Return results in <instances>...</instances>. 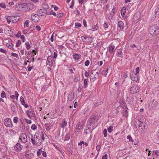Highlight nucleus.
<instances>
[{
    "instance_id": "6e6d98bb",
    "label": "nucleus",
    "mask_w": 159,
    "mask_h": 159,
    "mask_svg": "<svg viewBox=\"0 0 159 159\" xmlns=\"http://www.w3.org/2000/svg\"><path fill=\"white\" fill-rule=\"evenodd\" d=\"M50 14L51 15H53L54 16H56V13L54 12L52 10H51L50 12Z\"/></svg>"
},
{
    "instance_id": "a18cd8bd",
    "label": "nucleus",
    "mask_w": 159,
    "mask_h": 159,
    "mask_svg": "<svg viewBox=\"0 0 159 159\" xmlns=\"http://www.w3.org/2000/svg\"><path fill=\"white\" fill-rule=\"evenodd\" d=\"M103 133L104 135V136L105 137H106L107 136V130L106 129H105L103 130Z\"/></svg>"
},
{
    "instance_id": "6e6552de",
    "label": "nucleus",
    "mask_w": 159,
    "mask_h": 159,
    "mask_svg": "<svg viewBox=\"0 0 159 159\" xmlns=\"http://www.w3.org/2000/svg\"><path fill=\"white\" fill-rule=\"evenodd\" d=\"M23 146L20 143H17L14 147V150L15 151L20 152L22 149Z\"/></svg>"
},
{
    "instance_id": "f3484780",
    "label": "nucleus",
    "mask_w": 159,
    "mask_h": 159,
    "mask_svg": "<svg viewBox=\"0 0 159 159\" xmlns=\"http://www.w3.org/2000/svg\"><path fill=\"white\" fill-rule=\"evenodd\" d=\"M87 128H88V129H85L84 132V133L86 134L89 133L90 132H91V131L93 130L92 129V127L88 126V125H87Z\"/></svg>"
},
{
    "instance_id": "f704fd0d",
    "label": "nucleus",
    "mask_w": 159,
    "mask_h": 159,
    "mask_svg": "<svg viewBox=\"0 0 159 159\" xmlns=\"http://www.w3.org/2000/svg\"><path fill=\"white\" fill-rule=\"evenodd\" d=\"M31 142H32V144L33 145H35L36 143L35 140H34V139L33 136H32L31 138Z\"/></svg>"
},
{
    "instance_id": "bf43d9fd",
    "label": "nucleus",
    "mask_w": 159,
    "mask_h": 159,
    "mask_svg": "<svg viewBox=\"0 0 159 159\" xmlns=\"http://www.w3.org/2000/svg\"><path fill=\"white\" fill-rule=\"evenodd\" d=\"M42 134L41 135V138H42L43 141H42V142H43V141H44L45 138H44V134L42 132Z\"/></svg>"
},
{
    "instance_id": "c03bdc74",
    "label": "nucleus",
    "mask_w": 159,
    "mask_h": 159,
    "mask_svg": "<svg viewBox=\"0 0 159 159\" xmlns=\"http://www.w3.org/2000/svg\"><path fill=\"white\" fill-rule=\"evenodd\" d=\"M155 154L157 156H158L159 155V150H157L153 151V154Z\"/></svg>"
},
{
    "instance_id": "2f4dec72",
    "label": "nucleus",
    "mask_w": 159,
    "mask_h": 159,
    "mask_svg": "<svg viewBox=\"0 0 159 159\" xmlns=\"http://www.w3.org/2000/svg\"><path fill=\"white\" fill-rule=\"evenodd\" d=\"M1 97L2 98H6V95L5 94V93L4 91H2L1 94Z\"/></svg>"
},
{
    "instance_id": "f257e3e1",
    "label": "nucleus",
    "mask_w": 159,
    "mask_h": 159,
    "mask_svg": "<svg viewBox=\"0 0 159 159\" xmlns=\"http://www.w3.org/2000/svg\"><path fill=\"white\" fill-rule=\"evenodd\" d=\"M139 124H137L136 125V127L139 128L141 127H143L144 129H145L146 123L145 120L144 116H140V118L139 119Z\"/></svg>"
},
{
    "instance_id": "9d476101",
    "label": "nucleus",
    "mask_w": 159,
    "mask_h": 159,
    "mask_svg": "<svg viewBox=\"0 0 159 159\" xmlns=\"http://www.w3.org/2000/svg\"><path fill=\"white\" fill-rule=\"evenodd\" d=\"M21 141L23 143H25L27 141V139L26 135L25 134H22L21 137L20 138Z\"/></svg>"
},
{
    "instance_id": "0e129e2a",
    "label": "nucleus",
    "mask_w": 159,
    "mask_h": 159,
    "mask_svg": "<svg viewBox=\"0 0 159 159\" xmlns=\"http://www.w3.org/2000/svg\"><path fill=\"white\" fill-rule=\"evenodd\" d=\"M40 150H41L40 149H39V151H38L37 152V154L38 157H39L41 155V152H40L39 151Z\"/></svg>"
},
{
    "instance_id": "bb28decb",
    "label": "nucleus",
    "mask_w": 159,
    "mask_h": 159,
    "mask_svg": "<svg viewBox=\"0 0 159 159\" xmlns=\"http://www.w3.org/2000/svg\"><path fill=\"white\" fill-rule=\"evenodd\" d=\"M70 137V133H68L66 134V137L65 139V141H67L68 140Z\"/></svg>"
},
{
    "instance_id": "864d4df0",
    "label": "nucleus",
    "mask_w": 159,
    "mask_h": 159,
    "mask_svg": "<svg viewBox=\"0 0 159 159\" xmlns=\"http://www.w3.org/2000/svg\"><path fill=\"white\" fill-rule=\"evenodd\" d=\"M84 64H85V65L86 66H88L89 65V60L86 61L85 62Z\"/></svg>"
},
{
    "instance_id": "f8f14e48",
    "label": "nucleus",
    "mask_w": 159,
    "mask_h": 159,
    "mask_svg": "<svg viewBox=\"0 0 159 159\" xmlns=\"http://www.w3.org/2000/svg\"><path fill=\"white\" fill-rule=\"evenodd\" d=\"M38 14H34V15L33 16H31V18L32 20L35 22H38L39 21V19H38Z\"/></svg>"
},
{
    "instance_id": "a878e982",
    "label": "nucleus",
    "mask_w": 159,
    "mask_h": 159,
    "mask_svg": "<svg viewBox=\"0 0 159 159\" xmlns=\"http://www.w3.org/2000/svg\"><path fill=\"white\" fill-rule=\"evenodd\" d=\"M88 80L87 79H85L84 80V88H86L87 87V85L88 84Z\"/></svg>"
},
{
    "instance_id": "e433bc0d",
    "label": "nucleus",
    "mask_w": 159,
    "mask_h": 159,
    "mask_svg": "<svg viewBox=\"0 0 159 159\" xmlns=\"http://www.w3.org/2000/svg\"><path fill=\"white\" fill-rule=\"evenodd\" d=\"M31 128L32 130H34L37 129V126L35 124H33L31 125Z\"/></svg>"
},
{
    "instance_id": "5701e85b",
    "label": "nucleus",
    "mask_w": 159,
    "mask_h": 159,
    "mask_svg": "<svg viewBox=\"0 0 159 159\" xmlns=\"http://www.w3.org/2000/svg\"><path fill=\"white\" fill-rule=\"evenodd\" d=\"M73 57L76 60H79L81 58V55L78 54L73 55Z\"/></svg>"
},
{
    "instance_id": "7ed1b4c3",
    "label": "nucleus",
    "mask_w": 159,
    "mask_h": 159,
    "mask_svg": "<svg viewBox=\"0 0 159 159\" xmlns=\"http://www.w3.org/2000/svg\"><path fill=\"white\" fill-rule=\"evenodd\" d=\"M20 19L19 16H9L7 18V20L8 24L10 22L15 23L17 21Z\"/></svg>"
},
{
    "instance_id": "a19ab883",
    "label": "nucleus",
    "mask_w": 159,
    "mask_h": 159,
    "mask_svg": "<svg viewBox=\"0 0 159 159\" xmlns=\"http://www.w3.org/2000/svg\"><path fill=\"white\" fill-rule=\"evenodd\" d=\"M18 121V118L16 116L13 118V122L14 123H17Z\"/></svg>"
},
{
    "instance_id": "4be33fe9",
    "label": "nucleus",
    "mask_w": 159,
    "mask_h": 159,
    "mask_svg": "<svg viewBox=\"0 0 159 159\" xmlns=\"http://www.w3.org/2000/svg\"><path fill=\"white\" fill-rule=\"evenodd\" d=\"M116 55L117 57H122V53L121 50L119 49L117 52Z\"/></svg>"
},
{
    "instance_id": "ddd939ff",
    "label": "nucleus",
    "mask_w": 159,
    "mask_h": 159,
    "mask_svg": "<svg viewBox=\"0 0 159 159\" xmlns=\"http://www.w3.org/2000/svg\"><path fill=\"white\" fill-rule=\"evenodd\" d=\"M47 61L49 63V65L52 66L53 65V58L52 56H48L47 57Z\"/></svg>"
},
{
    "instance_id": "0eeeda50",
    "label": "nucleus",
    "mask_w": 159,
    "mask_h": 159,
    "mask_svg": "<svg viewBox=\"0 0 159 159\" xmlns=\"http://www.w3.org/2000/svg\"><path fill=\"white\" fill-rule=\"evenodd\" d=\"M140 90V88L138 85H135L132 87L130 89V92L132 94H135L139 92Z\"/></svg>"
},
{
    "instance_id": "680f3d73",
    "label": "nucleus",
    "mask_w": 159,
    "mask_h": 159,
    "mask_svg": "<svg viewBox=\"0 0 159 159\" xmlns=\"http://www.w3.org/2000/svg\"><path fill=\"white\" fill-rule=\"evenodd\" d=\"M36 29L38 31H40L41 30V28L40 26L39 25H37L36 26Z\"/></svg>"
},
{
    "instance_id": "37998d69",
    "label": "nucleus",
    "mask_w": 159,
    "mask_h": 159,
    "mask_svg": "<svg viewBox=\"0 0 159 159\" xmlns=\"http://www.w3.org/2000/svg\"><path fill=\"white\" fill-rule=\"evenodd\" d=\"M63 16V14L62 13H58L57 15V17L59 18H61Z\"/></svg>"
},
{
    "instance_id": "774afa93",
    "label": "nucleus",
    "mask_w": 159,
    "mask_h": 159,
    "mask_svg": "<svg viewBox=\"0 0 159 159\" xmlns=\"http://www.w3.org/2000/svg\"><path fill=\"white\" fill-rule=\"evenodd\" d=\"M103 26L105 28H107L108 27L107 24L106 23H104L103 24Z\"/></svg>"
},
{
    "instance_id": "4d7b16f0",
    "label": "nucleus",
    "mask_w": 159,
    "mask_h": 159,
    "mask_svg": "<svg viewBox=\"0 0 159 159\" xmlns=\"http://www.w3.org/2000/svg\"><path fill=\"white\" fill-rule=\"evenodd\" d=\"M141 127L142 128H140V131L141 133H144V129H144V127Z\"/></svg>"
},
{
    "instance_id": "69168bd1",
    "label": "nucleus",
    "mask_w": 159,
    "mask_h": 159,
    "mask_svg": "<svg viewBox=\"0 0 159 159\" xmlns=\"http://www.w3.org/2000/svg\"><path fill=\"white\" fill-rule=\"evenodd\" d=\"M20 39L23 40V42H25V36L23 35H22L20 36Z\"/></svg>"
},
{
    "instance_id": "58836bf2",
    "label": "nucleus",
    "mask_w": 159,
    "mask_h": 159,
    "mask_svg": "<svg viewBox=\"0 0 159 159\" xmlns=\"http://www.w3.org/2000/svg\"><path fill=\"white\" fill-rule=\"evenodd\" d=\"M39 134L38 133H35L34 135V139H36V140L39 139Z\"/></svg>"
},
{
    "instance_id": "13d9d810",
    "label": "nucleus",
    "mask_w": 159,
    "mask_h": 159,
    "mask_svg": "<svg viewBox=\"0 0 159 159\" xmlns=\"http://www.w3.org/2000/svg\"><path fill=\"white\" fill-rule=\"evenodd\" d=\"M25 120L27 123L29 124H31V120H29L28 119H25Z\"/></svg>"
},
{
    "instance_id": "e2e57ef3",
    "label": "nucleus",
    "mask_w": 159,
    "mask_h": 159,
    "mask_svg": "<svg viewBox=\"0 0 159 159\" xmlns=\"http://www.w3.org/2000/svg\"><path fill=\"white\" fill-rule=\"evenodd\" d=\"M57 52H54V55H53L54 58H57Z\"/></svg>"
},
{
    "instance_id": "338daca9",
    "label": "nucleus",
    "mask_w": 159,
    "mask_h": 159,
    "mask_svg": "<svg viewBox=\"0 0 159 159\" xmlns=\"http://www.w3.org/2000/svg\"><path fill=\"white\" fill-rule=\"evenodd\" d=\"M107 154H105V155L103 156L102 157V159H107Z\"/></svg>"
},
{
    "instance_id": "c9c22d12",
    "label": "nucleus",
    "mask_w": 159,
    "mask_h": 159,
    "mask_svg": "<svg viewBox=\"0 0 159 159\" xmlns=\"http://www.w3.org/2000/svg\"><path fill=\"white\" fill-rule=\"evenodd\" d=\"M113 127L111 126H110L107 129L108 132L111 133L113 131Z\"/></svg>"
},
{
    "instance_id": "8fccbe9b",
    "label": "nucleus",
    "mask_w": 159,
    "mask_h": 159,
    "mask_svg": "<svg viewBox=\"0 0 159 159\" xmlns=\"http://www.w3.org/2000/svg\"><path fill=\"white\" fill-rule=\"evenodd\" d=\"M0 52H2L4 53H7V51L3 48H0Z\"/></svg>"
},
{
    "instance_id": "f03ea898",
    "label": "nucleus",
    "mask_w": 159,
    "mask_h": 159,
    "mask_svg": "<svg viewBox=\"0 0 159 159\" xmlns=\"http://www.w3.org/2000/svg\"><path fill=\"white\" fill-rule=\"evenodd\" d=\"M95 117V116H94V117L91 116L88 121V125L92 127V129H93L96 127V126L94 125L96 120Z\"/></svg>"
},
{
    "instance_id": "3c124183",
    "label": "nucleus",
    "mask_w": 159,
    "mask_h": 159,
    "mask_svg": "<svg viewBox=\"0 0 159 159\" xmlns=\"http://www.w3.org/2000/svg\"><path fill=\"white\" fill-rule=\"evenodd\" d=\"M20 100L21 102H25L24 99L22 96L20 97Z\"/></svg>"
},
{
    "instance_id": "09e8293b",
    "label": "nucleus",
    "mask_w": 159,
    "mask_h": 159,
    "mask_svg": "<svg viewBox=\"0 0 159 159\" xmlns=\"http://www.w3.org/2000/svg\"><path fill=\"white\" fill-rule=\"evenodd\" d=\"M41 152H42V155L43 156L45 157H47V154H46V152H45L43 151H42Z\"/></svg>"
},
{
    "instance_id": "39448f33",
    "label": "nucleus",
    "mask_w": 159,
    "mask_h": 159,
    "mask_svg": "<svg viewBox=\"0 0 159 159\" xmlns=\"http://www.w3.org/2000/svg\"><path fill=\"white\" fill-rule=\"evenodd\" d=\"M25 5L26 3H23L22 4H18L15 7V9L16 10L20 11H26V10L25 8L26 7V6Z\"/></svg>"
},
{
    "instance_id": "c756f323",
    "label": "nucleus",
    "mask_w": 159,
    "mask_h": 159,
    "mask_svg": "<svg viewBox=\"0 0 159 159\" xmlns=\"http://www.w3.org/2000/svg\"><path fill=\"white\" fill-rule=\"evenodd\" d=\"M25 45H26V48L28 50H29L30 49V43L28 42H25Z\"/></svg>"
},
{
    "instance_id": "c85d7f7f",
    "label": "nucleus",
    "mask_w": 159,
    "mask_h": 159,
    "mask_svg": "<svg viewBox=\"0 0 159 159\" xmlns=\"http://www.w3.org/2000/svg\"><path fill=\"white\" fill-rule=\"evenodd\" d=\"M29 21L28 20H27L25 21L24 25V27L25 28L26 27H27L29 26Z\"/></svg>"
},
{
    "instance_id": "72a5a7b5",
    "label": "nucleus",
    "mask_w": 159,
    "mask_h": 159,
    "mask_svg": "<svg viewBox=\"0 0 159 159\" xmlns=\"http://www.w3.org/2000/svg\"><path fill=\"white\" fill-rule=\"evenodd\" d=\"M42 7L43 8H44L43 9H45L46 10V9H48L49 8V6L46 4H43L42 5Z\"/></svg>"
},
{
    "instance_id": "7c9ffc66",
    "label": "nucleus",
    "mask_w": 159,
    "mask_h": 159,
    "mask_svg": "<svg viewBox=\"0 0 159 159\" xmlns=\"http://www.w3.org/2000/svg\"><path fill=\"white\" fill-rule=\"evenodd\" d=\"M122 11L121 14L122 15H124L125 14V12H126V9L124 7H123L122 9Z\"/></svg>"
},
{
    "instance_id": "20e7f679",
    "label": "nucleus",
    "mask_w": 159,
    "mask_h": 159,
    "mask_svg": "<svg viewBox=\"0 0 159 159\" xmlns=\"http://www.w3.org/2000/svg\"><path fill=\"white\" fill-rule=\"evenodd\" d=\"M149 31L151 34H156L159 33V29L157 26H152L149 29Z\"/></svg>"
},
{
    "instance_id": "4468645a",
    "label": "nucleus",
    "mask_w": 159,
    "mask_h": 159,
    "mask_svg": "<svg viewBox=\"0 0 159 159\" xmlns=\"http://www.w3.org/2000/svg\"><path fill=\"white\" fill-rule=\"evenodd\" d=\"M26 114L30 118V116L34 117L35 116L34 111L32 110L31 111H27Z\"/></svg>"
},
{
    "instance_id": "cd10ccee",
    "label": "nucleus",
    "mask_w": 159,
    "mask_h": 159,
    "mask_svg": "<svg viewBox=\"0 0 159 159\" xmlns=\"http://www.w3.org/2000/svg\"><path fill=\"white\" fill-rule=\"evenodd\" d=\"M45 126L47 131H49L51 129V126L48 125V124H46L45 125Z\"/></svg>"
},
{
    "instance_id": "9b49d317",
    "label": "nucleus",
    "mask_w": 159,
    "mask_h": 159,
    "mask_svg": "<svg viewBox=\"0 0 159 159\" xmlns=\"http://www.w3.org/2000/svg\"><path fill=\"white\" fill-rule=\"evenodd\" d=\"M47 13V10L45 9H40L38 11V15L39 16H42L44 14Z\"/></svg>"
},
{
    "instance_id": "473e14b6",
    "label": "nucleus",
    "mask_w": 159,
    "mask_h": 159,
    "mask_svg": "<svg viewBox=\"0 0 159 159\" xmlns=\"http://www.w3.org/2000/svg\"><path fill=\"white\" fill-rule=\"evenodd\" d=\"M12 32V31L10 29H8V30L6 31L7 34L9 35L11 34Z\"/></svg>"
},
{
    "instance_id": "5fc2aeb1",
    "label": "nucleus",
    "mask_w": 159,
    "mask_h": 159,
    "mask_svg": "<svg viewBox=\"0 0 159 159\" xmlns=\"http://www.w3.org/2000/svg\"><path fill=\"white\" fill-rule=\"evenodd\" d=\"M75 26L80 27L81 26V25L80 23L76 22L75 23Z\"/></svg>"
},
{
    "instance_id": "b1692460",
    "label": "nucleus",
    "mask_w": 159,
    "mask_h": 159,
    "mask_svg": "<svg viewBox=\"0 0 159 159\" xmlns=\"http://www.w3.org/2000/svg\"><path fill=\"white\" fill-rule=\"evenodd\" d=\"M115 46H109V51L110 53H111L114 52Z\"/></svg>"
},
{
    "instance_id": "a211bd4d",
    "label": "nucleus",
    "mask_w": 159,
    "mask_h": 159,
    "mask_svg": "<svg viewBox=\"0 0 159 159\" xmlns=\"http://www.w3.org/2000/svg\"><path fill=\"white\" fill-rule=\"evenodd\" d=\"M124 23L122 21H120L118 22V26L120 29H123L124 28Z\"/></svg>"
},
{
    "instance_id": "de8ad7c7",
    "label": "nucleus",
    "mask_w": 159,
    "mask_h": 159,
    "mask_svg": "<svg viewBox=\"0 0 159 159\" xmlns=\"http://www.w3.org/2000/svg\"><path fill=\"white\" fill-rule=\"evenodd\" d=\"M83 24H84V26L86 27H87V25L86 24V20L85 19H84L83 20Z\"/></svg>"
},
{
    "instance_id": "052dcab7",
    "label": "nucleus",
    "mask_w": 159,
    "mask_h": 159,
    "mask_svg": "<svg viewBox=\"0 0 159 159\" xmlns=\"http://www.w3.org/2000/svg\"><path fill=\"white\" fill-rule=\"evenodd\" d=\"M136 71V73L137 75V74L139 72V67H137L135 69Z\"/></svg>"
},
{
    "instance_id": "dca6fc26",
    "label": "nucleus",
    "mask_w": 159,
    "mask_h": 159,
    "mask_svg": "<svg viewBox=\"0 0 159 159\" xmlns=\"http://www.w3.org/2000/svg\"><path fill=\"white\" fill-rule=\"evenodd\" d=\"M27 10L30 11L33 9L34 8V6L33 4L30 3H27Z\"/></svg>"
},
{
    "instance_id": "4c0bfd02",
    "label": "nucleus",
    "mask_w": 159,
    "mask_h": 159,
    "mask_svg": "<svg viewBox=\"0 0 159 159\" xmlns=\"http://www.w3.org/2000/svg\"><path fill=\"white\" fill-rule=\"evenodd\" d=\"M127 139H129V141L131 142H133L134 141L133 139H132V137L130 135H128L127 136Z\"/></svg>"
},
{
    "instance_id": "79ce46f5",
    "label": "nucleus",
    "mask_w": 159,
    "mask_h": 159,
    "mask_svg": "<svg viewBox=\"0 0 159 159\" xmlns=\"http://www.w3.org/2000/svg\"><path fill=\"white\" fill-rule=\"evenodd\" d=\"M0 7H2V8H6V5L4 3H0Z\"/></svg>"
},
{
    "instance_id": "6ab92c4d",
    "label": "nucleus",
    "mask_w": 159,
    "mask_h": 159,
    "mask_svg": "<svg viewBox=\"0 0 159 159\" xmlns=\"http://www.w3.org/2000/svg\"><path fill=\"white\" fill-rule=\"evenodd\" d=\"M76 129H77L79 130H80L81 129L83 128V125L80 122H79L76 126Z\"/></svg>"
},
{
    "instance_id": "2eb2a0df",
    "label": "nucleus",
    "mask_w": 159,
    "mask_h": 159,
    "mask_svg": "<svg viewBox=\"0 0 159 159\" xmlns=\"http://www.w3.org/2000/svg\"><path fill=\"white\" fill-rule=\"evenodd\" d=\"M158 102L156 101H153L151 105V107L153 109H155L157 107L158 105Z\"/></svg>"
},
{
    "instance_id": "49530a36",
    "label": "nucleus",
    "mask_w": 159,
    "mask_h": 159,
    "mask_svg": "<svg viewBox=\"0 0 159 159\" xmlns=\"http://www.w3.org/2000/svg\"><path fill=\"white\" fill-rule=\"evenodd\" d=\"M12 44L11 43H9L7 44V46L9 48H11L12 47Z\"/></svg>"
},
{
    "instance_id": "ea45409f",
    "label": "nucleus",
    "mask_w": 159,
    "mask_h": 159,
    "mask_svg": "<svg viewBox=\"0 0 159 159\" xmlns=\"http://www.w3.org/2000/svg\"><path fill=\"white\" fill-rule=\"evenodd\" d=\"M21 43V41L20 40H18L16 43V47H19Z\"/></svg>"
},
{
    "instance_id": "393cba45",
    "label": "nucleus",
    "mask_w": 159,
    "mask_h": 159,
    "mask_svg": "<svg viewBox=\"0 0 159 159\" xmlns=\"http://www.w3.org/2000/svg\"><path fill=\"white\" fill-rule=\"evenodd\" d=\"M81 39L84 42H87L89 38L88 37L84 36H82L81 37Z\"/></svg>"
},
{
    "instance_id": "423d86ee",
    "label": "nucleus",
    "mask_w": 159,
    "mask_h": 159,
    "mask_svg": "<svg viewBox=\"0 0 159 159\" xmlns=\"http://www.w3.org/2000/svg\"><path fill=\"white\" fill-rule=\"evenodd\" d=\"M4 123L5 125L7 127L11 128L13 126V124L11 120L9 118L5 119L4 120Z\"/></svg>"
},
{
    "instance_id": "412c9836",
    "label": "nucleus",
    "mask_w": 159,
    "mask_h": 159,
    "mask_svg": "<svg viewBox=\"0 0 159 159\" xmlns=\"http://www.w3.org/2000/svg\"><path fill=\"white\" fill-rule=\"evenodd\" d=\"M11 109L13 112H16L17 109V106H15L13 104H11Z\"/></svg>"
},
{
    "instance_id": "aec40b11",
    "label": "nucleus",
    "mask_w": 159,
    "mask_h": 159,
    "mask_svg": "<svg viewBox=\"0 0 159 159\" xmlns=\"http://www.w3.org/2000/svg\"><path fill=\"white\" fill-rule=\"evenodd\" d=\"M66 125L67 122L64 119L62 120V123L61 124V127L62 128H64L65 127Z\"/></svg>"
},
{
    "instance_id": "1a4fd4ad",
    "label": "nucleus",
    "mask_w": 159,
    "mask_h": 159,
    "mask_svg": "<svg viewBox=\"0 0 159 159\" xmlns=\"http://www.w3.org/2000/svg\"><path fill=\"white\" fill-rule=\"evenodd\" d=\"M131 79L135 82H137L138 80L137 75L136 74L130 73V75Z\"/></svg>"
},
{
    "instance_id": "603ef678",
    "label": "nucleus",
    "mask_w": 159,
    "mask_h": 159,
    "mask_svg": "<svg viewBox=\"0 0 159 159\" xmlns=\"http://www.w3.org/2000/svg\"><path fill=\"white\" fill-rule=\"evenodd\" d=\"M74 0H72L71 3V5L70 6V8H72L73 7L74 5Z\"/></svg>"
}]
</instances>
